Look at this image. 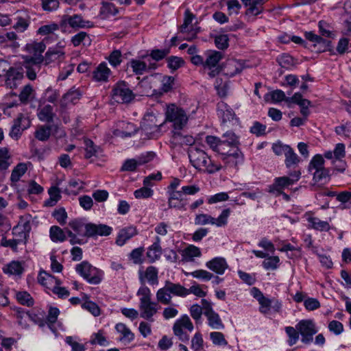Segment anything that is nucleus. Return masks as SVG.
Listing matches in <instances>:
<instances>
[{
    "label": "nucleus",
    "mask_w": 351,
    "mask_h": 351,
    "mask_svg": "<svg viewBox=\"0 0 351 351\" xmlns=\"http://www.w3.org/2000/svg\"><path fill=\"white\" fill-rule=\"evenodd\" d=\"M137 295L140 297V316L141 317L154 322L153 317L156 315L160 306L158 302L152 301L150 289L146 286H142L137 291Z\"/></svg>",
    "instance_id": "2"
},
{
    "label": "nucleus",
    "mask_w": 351,
    "mask_h": 351,
    "mask_svg": "<svg viewBox=\"0 0 351 351\" xmlns=\"http://www.w3.org/2000/svg\"><path fill=\"white\" fill-rule=\"evenodd\" d=\"M40 64L24 59L23 66L26 69V75L30 80H34L36 78V73L40 71Z\"/></svg>",
    "instance_id": "42"
},
{
    "label": "nucleus",
    "mask_w": 351,
    "mask_h": 351,
    "mask_svg": "<svg viewBox=\"0 0 351 351\" xmlns=\"http://www.w3.org/2000/svg\"><path fill=\"white\" fill-rule=\"evenodd\" d=\"M285 331L289 337L288 343L289 346H293L296 343L299 339V331L293 327L287 326L285 328Z\"/></svg>",
    "instance_id": "59"
},
{
    "label": "nucleus",
    "mask_w": 351,
    "mask_h": 351,
    "mask_svg": "<svg viewBox=\"0 0 351 351\" xmlns=\"http://www.w3.org/2000/svg\"><path fill=\"white\" fill-rule=\"evenodd\" d=\"M265 0H252L251 6L248 8V12L252 15H258L263 10V5Z\"/></svg>",
    "instance_id": "63"
},
{
    "label": "nucleus",
    "mask_w": 351,
    "mask_h": 351,
    "mask_svg": "<svg viewBox=\"0 0 351 351\" xmlns=\"http://www.w3.org/2000/svg\"><path fill=\"white\" fill-rule=\"evenodd\" d=\"M210 339L213 344L217 346H226L228 344L224 335L219 332H212L210 334Z\"/></svg>",
    "instance_id": "62"
},
{
    "label": "nucleus",
    "mask_w": 351,
    "mask_h": 351,
    "mask_svg": "<svg viewBox=\"0 0 351 351\" xmlns=\"http://www.w3.org/2000/svg\"><path fill=\"white\" fill-rule=\"evenodd\" d=\"M24 269L22 264L19 261H12L3 268L5 273L10 275H21Z\"/></svg>",
    "instance_id": "47"
},
{
    "label": "nucleus",
    "mask_w": 351,
    "mask_h": 351,
    "mask_svg": "<svg viewBox=\"0 0 351 351\" xmlns=\"http://www.w3.org/2000/svg\"><path fill=\"white\" fill-rule=\"evenodd\" d=\"M111 97L117 103L128 104L134 99L135 95L130 88L128 84L124 81H119L112 87Z\"/></svg>",
    "instance_id": "6"
},
{
    "label": "nucleus",
    "mask_w": 351,
    "mask_h": 351,
    "mask_svg": "<svg viewBox=\"0 0 351 351\" xmlns=\"http://www.w3.org/2000/svg\"><path fill=\"white\" fill-rule=\"evenodd\" d=\"M69 226L79 235L84 237L86 231V223L82 219H74L69 222Z\"/></svg>",
    "instance_id": "51"
},
{
    "label": "nucleus",
    "mask_w": 351,
    "mask_h": 351,
    "mask_svg": "<svg viewBox=\"0 0 351 351\" xmlns=\"http://www.w3.org/2000/svg\"><path fill=\"white\" fill-rule=\"evenodd\" d=\"M243 69V63L237 60H228L224 64L223 73L228 77H233L240 73Z\"/></svg>",
    "instance_id": "29"
},
{
    "label": "nucleus",
    "mask_w": 351,
    "mask_h": 351,
    "mask_svg": "<svg viewBox=\"0 0 351 351\" xmlns=\"http://www.w3.org/2000/svg\"><path fill=\"white\" fill-rule=\"evenodd\" d=\"M162 123L158 122L156 117L152 113L146 114L141 122V126L148 138H157L159 136Z\"/></svg>",
    "instance_id": "9"
},
{
    "label": "nucleus",
    "mask_w": 351,
    "mask_h": 351,
    "mask_svg": "<svg viewBox=\"0 0 351 351\" xmlns=\"http://www.w3.org/2000/svg\"><path fill=\"white\" fill-rule=\"evenodd\" d=\"M158 269L154 266H149L145 271H139V280L142 284L146 280L150 285H154L158 283Z\"/></svg>",
    "instance_id": "25"
},
{
    "label": "nucleus",
    "mask_w": 351,
    "mask_h": 351,
    "mask_svg": "<svg viewBox=\"0 0 351 351\" xmlns=\"http://www.w3.org/2000/svg\"><path fill=\"white\" fill-rule=\"evenodd\" d=\"M217 114L223 123L237 121L236 114L233 110L225 102L221 101L217 104Z\"/></svg>",
    "instance_id": "22"
},
{
    "label": "nucleus",
    "mask_w": 351,
    "mask_h": 351,
    "mask_svg": "<svg viewBox=\"0 0 351 351\" xmlns=\"http://www.w3.org/2000/svg\"><path fill=\"white\" fill-rule=\"evenodd\" d=\"M154 194V191L151 188H149L147 186H144L143 187L136 190L134 192V195L136 199H145L152 197Z\"/></svg>",
    "instance_id": "58"
},
{
    "label": "nucleus",
    "mask_w": 351,
    "mask_h": 351,
    "mask_svg": "<svg viewBox=\"0 0 351 351\" xmlns=\"http://www.w3.org/2000/svg\"><path fill=\"white\" fill-rule=\"evenodd\" d=\"M81 93L77 89H71L62 97L60 104L62 107H66L69 104H75L80 99Z\"/></svg>",
    "instance_id": "39"
},
{
    "label": "nucleus",
    "mask_w": 351,
    "mask_h": 351,
    "mask_svg": "<svg viewBox=\"0 0 351 351\" xmlns=\"http://www.w3.org/2000/svg\"><path fill=\"white\" fill-rule=\"evenodd\" d=\"M27 241L23 237L21 238H14L13 239H2L1 244L5 247H10L12 249L16 250L18 245L19 244H25Z\"/></svg>",
    "instance_id": "61"
},
{
    "label": "nucleus",
    "mask_w": 351,
    "mask_h": 351,
    "mask_svg": "<svg viewBox=\"0 0 351 351\" xmlns=\"http://www.w3.org/2000/svg\"><path fill=\"white\" fill-rule=\"evenodd\" d=\"M64 45V42H59L56 47L49 48L45 55V64L63 61L65 58Z\"/></svg>",
    "instance_id": "18"
},
{
    "label": "nucleus",
    "mask_w": 351,
    "mask_h": 351,
    "mask_svg": "<svg viewBox=\"0 0 351 351\" xmlns=\"http://www.w3.org/2000/svg\"><path fill=\"white\" fill-rule=\"evenodd\" d=\"M230 214V209H224L217 218H214L207 214L197 215L195 218V223L196 225H215L217 227L225 226L228 223V218Z\"/></svg>",
    "instance_id": "8"
},
{
    "label": "nucleus",
    "mask_w": 351,
    "mask_h": 351,
    "mask_svg": "<svg viewBox=\"0 0 351 351\" xmlns=\"http://www.w3.org/2000/svg\"><path fill=\"white\" fill-rule=\"evenodd\" d=\"M5 84L10 88H16L23 78V74L13 68L5 75Z\"/></svg>",
    "instance_id": "34"
},
{
    "label": "nucleus",
    "mask_w": 351,
    "mask_h": 351,
    "mask_svg": "<svg viewBox=\"0 0 351 351\" xmlns=\"http://www.w3.org/2000/svg\"><path fill=\"white\" fill-rule=\"evenodd\" d=\"M181 297H185L191 293H193L199 298H203L206 295V292L203 291L201 287L198 285H192L189 289H186L184 286L181 285Z\"/></svg>",
    "instance_id": "45"
},
{
    "label": "nucleus",
    "mask_w": 351,
    "mask_h": 351,
    "mask_svg": "<svg viewBox=\"0 0 351 351\" xmlns=\"http://www.w3.org/2000/svg\"><path fill=\"white\" fill-rule=\"evenodd\" d=\"M182 255L186 261H192L193 258L201 256V251L195 245H189L183 251Z\"/></svg>",
    "instance_id": "52"
},
{
    "label": "nucleus",
    "mask_w": 351,
    "mask_h": 351,
    "mask_svg": "<svg viewBox=\"0 0 351 351\" xmlns=\"http://www.w3.org/2000/svg\"><path fill=\"white\" fill-rule=\"evenodd\" d=\"M222 160L230 167H237L243 161V156L238 147H234L232 152H230L222 156Z\"/></svg>",
    "instance_id": "24"
},
{
    "label": "nucleus",
    "mask_w": 351,
    "mask_h": 351,
    "mask_svg": "<svg viewBox=\"0 0 351 351\" xmlns=\"http://www.w3.org/2000/svg\"><path fill=\"white\" fill-rule=\"evenodd\" d=\"M184 328L189 331L191 332L193 330V325L189 317L186 315H182L180 319L176 320L173 324V330L174 334L179 337L182 341H187L189 339V336L187 333L183 331L182 328Z\"/></svg>",
    "instance_id": "15"
},
{
    "label": "nucleus",
    "mask_w": 351,
    "mask_h": 351,
    "mask_svg": "<svg viewBox=\"0 0 351 351\" xmlns=\"http://www.w3.org/2000/svg\"><path fill=\"white\" fill-rule=\"evenodd\" d=\"M58 0H41V6L45 11L51 12L58 8Z\"/></svg>",
    "instance_id": "64"
},
{
    "label": "nucleus",
    "mask_w": 351,
    "mask_h": 351,
    "mask_svg": "<svg viewBox=\"0 0 351 351\" xmlns=\"http://www.w3.org/2000/svg\"><path fill=\"white\" fill-rule=\"evenodd\" d=\"M181 290L180 284L166 280L165 286L159 289L156 292L157 302L162 304L169 305L171 303L172 295L181 297Z\"/></svg>",
    "instance_id": "3"
},
{
    "label": "nucleus",
    "mask_w": 351,
    "mask_h": 351,
    "mask_svg": "<svg viewBox=\"0 0 351 351\" xmlns=\"http://www.w3.org/2000/svg\"><path fill=\"white\" fill-rule=\"evenodd\" d=\"M222 53L219 51H213L207 54V57L204 63V69L208 71V75L210 77L217 75L221 71V67L219 62L222 59Z\"/></svg>",
    "instance_id": "11"
},
{
    "label": "nucleus",
    "mask_w": 351,
    "mask_h": 351,
    "mask_svg": "<svg viewBox=\"0 0 351 351\" xmlns=\"http://www.w3.org/2000/svg\"><path fill=\"white\" fill-rule=\"evenodd\" d=\"M52 125H42L37 127L34 133V136L36 139L40 141H47L51 134Z\"/></svg>",
    "instance_id": "43"
},
{
    "label": "nucleus",
    "mask_w": 351,
    "mask_h": 351,
    "mask_svg": "<svg viewBox=\"0 0 351 351\" xmlns=\"http://www.w3.org/2000/svg\"><path fill=\"white\" fill-rule=\"evenodd\" d=\"M15 296L17 301L22 305L32 306L34 304L33 298L25 291H17Z\"/></svg>",
    "instance_id": "48"
},
{
    "label": "nucleus",
    "mask_w": 351,
    "mask_h": 351,
    "mask_svg": "<svg viewBox=\"0 0 351 351\" xmlns=\"http://www.w3.org/2000/svg\"><path fill=\"white\" fill-rule=\"evenodd\" d=\"M130 64L136 75H142L157 67L156 62H152L147 56H144L143 60L132 59L130 61Z\"/></svg>",
    "instance_id": "17"
},
{
    "label": "nucleus",
    "mask_w": 351,
    "mask_h": 351,
    "mask_svg": "<svg viewBox=\"0 0 351 351\" xmlns=\"http://www.w3.org/2000/svg\"><path fill=\"white\" fill-rule=\"evenodd\" d=\"M173 138L178 143L186 145H192L195 142V140L192 136L183 135L180 132L174 133Z\"/></svg>",
    "instance_id": "55"
},
{
    "label": "nucleus",
    "mask_w": 351,
    "mask_h": 351,
    "mask_svg": "<svg viewBox=\"0 0 351 351\" xmlns=\"http://www.w3.org/2000/svg\"><path fill=\"white\" fill-rule=\"evenodd\" d=\"M285 165L287 167H290L299 162V158L292 148L289 147V150L285 154Z\"/></svg>",
    "instance_id": "53"
},
{
    "label": "nucleus",
    "mask_w": 351,
    "mask_h": 351,
    "mask_svg": "<svg viewBox=\"0 0 351 351\" xmlns=\"http://www.w3.org/2000/svg\"><path fill=\"white\" fill-rule=\"evenodd\" d=\"M27 169V165L25 163H19L18 164L14 169L12 170L10 180L12 182H18L21 177L25 174Z\"/></svg>",
    "instance_id": "49"
},
{
    "label": "nucleus",
    "mask_w": 351,
    "mask_h": 351,
    "mask_svg": "<svg viewBox=\"0 0 351 351\" xmlns=\"http://www.w3.org/2000/svg\"><path fill=\"white\" fill-rule=\"evenodd\" d=\"M206 266L213 271L217 274L222 275L226 269L228 267V265L224 258L216 257L208 261Z\"/></svg>",
    "instance_id": "27"
},
{
    "label": "nucleus",
    "mask_w": 351,
    "mask_h": 351,
    "mask_svg": "<svg viewBox=\"0 0 351 351\" xmlns=\"http://www.w3.org/2000/svg\"><path fill=\"white\" fill-rule=\"evenodd\" d=\"M167 66L172 71H176L182 67L184 61L182 58L178 56H170L167 59Z\"/></svg>",
    "instance_id": "54"
},
{
    "label": "nucleus",
    "mask_w": 351,
    "mask_h": 351,
    "mask_svg": "<svg viewBox=\"0 0 351 351\" xmlns=\"http://www.w3.org/2000/svg\"><path fill=\"white\" fill-rule=\"evenodd\" d=\"M45 42H32L26 45L25 50L32 55L25 56L23 59L32 61L34 63H42L44 62L45 56L42 54L46 49Z\"/></svg>",
    "instance_id": "13"
},
{
    "label": "nucleus",
    "mask_w": 351,
    "mask_h": 351,
    "mask_svg": "<svg viewBox=\"0 0 351 351\" xmlns=\"http://www.w3.org/2000/svg\"><path fill=\"white\" fill-rule=\"evenodd\" d=\"M112 228L106 224L86 223V231L84 237H95L97 236H108L112 233Z\"/></svg>",
    "instance_id": "20"
},
{
    "label": "nucleus",
    "mask_w": 351,
    "mask_h": 351,
    "mask_svg": "<svg viewBox=\"0 0 351 351\" xmlns=\"http://www.w3.org/2000/svg\"><path fill=\"white\" fill-rule=\"evenodd\" d=\"M85 143V158H90L93 156H96L99 148L95 146L93 142L91 140L86 139L84 141Z\"/></svg>",
    "instance_id": "56"
},
{
    "label": "nucleus",
    "mask_w": 351,
    "mask_h": 351,
    "mask_svg": "<svg viewBox=\"0 0 351 351\" xmlns=\"http://www.w3.org/2000/svg\"><path fill=\"white\" fill-rule=\"evenodd\" d=\"M10 156L5 148L0 149V170H5L10 165Z\"/></svg>",
    "instance_id": "60"
},
{
    "label": "nucleus",
    "mask_w": 351,
    "mask_h": 351,
    "mask_svg": "<svg viewBox=\"0 0 351 351\" xmlns=\"http://www.w3.org/2000/svg\"><path fill=\"white\" fill-rule=\"evenodd\" d=\"M30 124L31 122L27 117L23 114H19L14 121V124L9 133L10 136L17 140L21 136L23 131L27 129Z\"/></svg>",
    "instance_id": "19"
},
{
    "label": "nucleus",
    "mask_w": 351,
    "mask_h": 351,
    "mask_svg": "<svg viewBox=\"0 0 351 351\" xmlns=\"http://www.w3.org/2000/svg\"><path fill=\"white\" fill-rule=\"evenodd\" d=\"M115 329L121 335L120 340L125 343H130L134 339V334L125 324L123 323L117 324Z\"/></svg>",
    "instance_id": "40"
},
{
    "label": "nucleus",
    "mask_w": 351,
    "mask_h": 351,
    "mask_svg": "<svg viewBox=\"0 0 351 351\" xmlns=\"http://www.w3.org/2000/svg\"><path fill=\"white\" fill-rule=\"evenodd\" d=\"M300 171H293L289 176L276 178L274 183L269 186V192L278 196L282 193L283 189L294 184L300 178Z\"/></svg>",
    "instance_id": "5"
},
{
    "label": "nucleus",
    "mask_w": 351,
    "mask_h": 351,
    "mask_svg": "<svg viewBox=\"0 0 351 351\" xmlns=\"http://www.w3.org/2000/svg\"><path fill=\"white\" fill-rule=\"evenodd\" d=\"M324 156L331 161L343 159L346 157L345 145L343 143H337L333 151L326 152Z\"/></svg>",
    "instance_id": "32"
},
{
    "label": "nucleus",
    "mask_w": 351,
    "mask_h": 351,
    "mask_svg": "<svg viewBox=\"0 0 351 351\" xmlns=\"http://www.w3.org/2000/svg\"><path fill=\"white\" fill-rule=\"evenodd\" d=\"M111 74L106 62L100 63L93 73V77L97 82H107Z\"/></svg>",
    "instance_id": "30"
},
{
    "label": "nucleus",
    "mask_w": 351,
    "mask_h": 351,
    "mask_svg": "<svg viewBox=\"0 0 351 351\" xmlns=\"http://www.w3.org/2000/svg\"><path fill=\"white\" fill-rule=\"evenodd\" d=\"M75 270L90 284L97 285L101 280V271L87 261L77 265Z\"/></svg>",
    "instance_id": "7"
},
{
    "label": "nucleus",
    "mask_w": 351,
    "mask_h": 351,
    "mask_svg": "<svg viewBox=\"0 0 351 351\" xmlns=\"http://www.w3.org/2000/svg\"><path fill=\"white\" fill-rule=\"evenodd\" d=\"M38 282L47 289H51L53 285H60V282L54 276L46 273L45 271H40L38 276Z\"/></svg>",
    "instance_id": "41"
},
{
    "label": "nucleus",
    "mask_w": 351,
    "mask_h": 351,
    "mask_svg": "<svg viewBox=\"0 0 351 351\" xmlns=\"http://www.w3.org/2000/svg\"><path fill=\"white\" fill-rule=\"evenodd\" d=\"M38 118L40 121L47 123H52L56 116L53 111V107L49 104L38 109Z\"/></svg>",
    "instance_id": "35"
},
{
    "label": "nucleus",
    "mask_w": 351,
    "mask_h": 351,
    "mask_svg": "<svg viewBox=\"0 0 351 351\" xmlns=\"http://www.w3.org/2000/svg\"><path fill=\"white\" fill-rule=\"evenodd\" d=\"M306 220L309 223V226L318 231H328L330 229V226L328 222L322 221L320 219L313 217L311 215H308Z\"/></svg>",
    "instance_id": "36"
},
{
    "label": "nucleus",
    "mask_w": 351,
    "mask_h": 351,
    "mask_svg": "<svg viewBox=\"0 0 351 351\" xmlns=\"http://www.w3.org/2000/svg\"><path fill=\"white\" fill-rule=\"evenodd\" d=\"M280 259L278 256H267L263 262V266L265 269H276L278 267Z\"/></svg>",
    "instance_id": "57"
},
{
    "label": "nucleus",
    "mask_w": 351,
    "mask_h": 351,
    "mask_svg": "<svg viewBox=\"0 0 351 351\" xmlns=\"http://www.w3.org/2000/svg\"><path fill=\"white\" fill-rule=\"evenodd\" d=\"M49 236L53 242H63L66 237L63 230L57 226H53L49 230Z\"/></svg>",
    "instance_id": "46"
},
{
    "label": "nucleus",
    "mask_w": 351,
    "mask_h": 351,
    "mask_svg": "<svg viewBox=\"0 0 351 351\" xmlns=\"http://www.w3.org/2000/svg\"><path fill=\"white\" fill-rule=\"evenodd\" d=\"M118 12V9L113 3L107 1H102L101 3L99 16L101 19H106L110 16H115Z\"/></svg>",
    "instance_id": "37"
},
{
    "label": "nucleus",
    "mask_w": 351,
    "mask_h": 351,
    "mask_svg": "<svg viewBox=\"0 0 351 351\" xmlns=\"http://www.w3.org/2000/svg\"><path fill=\"white\" fill-rule=\"evenodd\" d=\"M166 120L173 123L175 130H182L188 121V117L184 110L175 104L167 106Z\"/></svg>",
    "instance_id": "4"
},
{
    "label": "nucleus",
    "mask_w": 351,
    "mask_h": 351,
    "mask_svg": "<svg viewBox=\"0 0 351 351\" xmlns=\"http://www.w3.org/2000/svg\"><path fill=\"white\" fill-rule=\"evenodd\" d=\"M239 138L236 134L228 131L224 133L219 140L217 152L221 156L232 152L234 147H238Z\"/></svg>",
    "instance_id": "12"
},
{
    "label": "nucleus",
    "mask_w": 351,
    "mask_h": 351,
    "mask_svg": "<svg viewBox=\"0 0 351 351\" xmlns=\"http://www.w3.org/2000/svg\"><path fill=\"white\" fill-rule=\"evenodd\" d=\"M67 26L78 29L93 27V23L88 21L83 20L82 17L79 14H74L73 16L64 14L61 18L60 27L66 29Z\"/></svg>",
    "instance_id": "16"
},
{
    "label": "nucleus",
    "mask_w": 351,
    "mask_h": 351,
    "mask_svg": "<svg viewBox=\"0 0 351 351\" xmlns=\"http://www.w3.org/2000/svg\"><path fill=\"white\" fill-rule=\"evenodd\" d=\"M305 37L307 40L314 43V47L319 45V51H325L330 46V42L324 39L321 36L315 34L313 32H305Z\"/></svg>",
    "instance_id": "31"
},
{
    "label": "nucleus",
    "mask_w": 351,
    "mask_h": 351,
    "mask_svg": "<svg viewBox=\"0 0 351 351\" xmlns=\"http://www.w3.org/2000/svg\"><path fill=\"white\" fill-rule=\"evenodd\" d=\"M296 329L302 336V341L305 344L312 342L313 335L317 332L315 323L310 319L299 322L296 325Z\"/></svg>",
    "instance_id": "14"
},
{
    "label": "nucleus",
    "mask_w": 351,
    "mask_h": 351,
    "mask_svg": "<svg viewBox=\"0 0 351 351\" xmlns=\"http://www.w3.org/2000/svg\"><path fill=\"white\" fill-rule=\"evenodd\" d=\"M195 16L192 14L189 10H186L184 12V19L183 24L180 27V31L182 33H188V36L185 38L187 40H192L196 37L197 29H194L191 23Z\"/></svg>",
    "instance_id": "21"
},
{
    "label": "nucleus",
    "mask_w": 351,
    "mask_h": 351,
    "mask_svg": "<svg viewBox=\"0 0 351 351\" xmlns=\"http://www.w3.org/2000/svg\"><path fill=\"white\" fill-rule=\"evenodd\" d=\"M137 234L136 230L134 227L130 226L121 229L117 237L116 243L119 245H123L127 241L130 239Z\"/></svg>",
    "instance_id": "33"
},
{
    "label": "nucleus",
    "mask_w": 351,
    "mask_h": 351,
    "mask_svg": "<svg viewBox=\"0 0 351 351\" xmlns=\"http://www.w3.org/2000/svg\"><path fill=\"white\" fill-rule=\"evenodd\" d=\"M59 29V25L55 23H51L47 25H45L38 28L37 33L42 36H46L43 40L45 43H51V40L53 38H56L57 36L54 34L56 31Z\"/></svg>",
    "instance_id": "28"
},
{
    "label": "nucleus",
    "mask_w": 351,
    "mask_h": 351,
    "mask_svg": "<svg viewBox=\"0 0 351 351\" xmlns=\"http://www.w3.org/2000/svg\"><path fill=\"white\" fill-rule=\"evenodd\" d=\"M29 23V17L27 15L25 16H17L16 22L14 25L13 27L17 32H23L28 28Z\"/></svg>",
    "instance_id": "50"
},
{
    "label": "nucleus",
    "mask_w": 351,
    "mask_h": 351,
    "mask_svg": "<svg viewBox=\"0 0 351 351\" xmlns=\"http://www.w3.org/2000/svg\"><path fill=\"white\" fill-rule=\"evenodd\" d=\"M48 193L49 195V198L45 202L44 205L45 206L51 207L55 206L56 203L60 199V191L57 186H51L49 189Z\"/></svg>",
    "instance_id": "44"
},
{
    "label": "nucleus",
    "mask_w": 351,
    "mask_h": 351,
    "mask_svg": "<svg viewBox=\"0 0 351 351\" xmlns=\"http://www.w3.org/2000/svg\"><path fill=\"white\" fill-rule=\"evenodd\" d=\"M18 36L14 32L0 34V47L3 48H11L13 49L19 47Z\"/></svg>",
    "instance_id": "23"
},
{
    "label": "nucleus",
    "mask_w": 351,
    "mask_h": 351,
    "mask_svg": "<svg viewBox=\"0 0 351 351\" xmlns=\"http://www.w3.org/2000/svg\"><path fill=\"white\" fill-rule=\"evenodd\" d=\"M30 218V215L21 217L19 224L13 228V234L19 233L21 234V237H23L27 241L29 232L31 230Z\"/></svg>",
    "instance_id": "26"
},
{
    "label": "nucleus",
    "mask_w": 351,
    "mask_h": 351,
    "mask_svg": "<svg viewBox=\"0 0 351 351\" xmlns=\"http://www.w3.org/2000/svg\"><path fill=\"white\" fill-rule=\"evenodd\" d=\"M190 162L197 170L204 169L208 173H213L221 169V165L213 161L203 150L191 147L188 151Z\"/></svg>",
    "instance_id": "1"
},
{
    "label": "nucleus",
    "mask_w": 351,
    "mask_h": 351,
    "mask_svg": "<svg viewBox=\"0 0 351 351\" xmlns=\"http://www.w3.org/2000/svg\"><path fill=\"white\" fill-rule=\"evenodd\" d=\"M201 303L203 305L204 314L207 318L208 325L214 330L223 329L224 324L219 314L213 310L212 303L206 299H202Z\"/></svg>",
    "instance_id": "10"
},
{
    "label": "nucleus",
    "mask_w": 351,
    "mask_h": 351,
    "mask_svg": "<svg viewBox=\"0 0 351 351\" xmlns=\"http://www.w3.org/2000/svg\"><path fill=\"white\" fill-rule=\"evenodd\" d=\"M160 239L156 237V241L149 247L147 252V256L150 262H154L158 260L162 254V248L160 245Z\"/></svg>",
    "instance_id": "38"
}]
</instances>
